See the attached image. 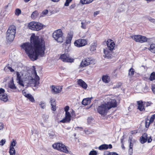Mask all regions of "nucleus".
I'll use <instances>...</instances> for the list:
<instances>
[{
    "label": "nucleus",
    "mask_w": 155,
    "mask_h": 155,
    "mask_svg": "<svg viewBox=\"0 0 155 155\" xmlns=\"http://www.w3.org/2000/svg\"><path fill=\"white\" fill-rule=\"evenodd\" d=\"M29 58L32 61L37 60L39 56L43 57L45 50V41L38 36L32 34L30 37V42L23 43L21 45Z\"/></svg>",
    "instance_id": "nucleus-1"
},
{
    "label": "nucleus",
    "mask_w": 155,
    "mask_h": 155,
    "mask_svg": "<svg viewBox=\"0 0 155 155\" xmlns=\"http://www.w3.org/2000/svg\"><path fill=\"white\" fill-rule=\"evenodd\" d=\"M107 45L108 49H104V52L105 54V57L108 59L111 58L112 51L115 47V43L114 41L111 39H108L107 41Z\"/></svg>",
    "instance_id": "nucleus-2"
},
{
    "label": "nucleus",
    "mask_w": 155,
    "mask_h": 155,
    "mask_svg": "<svg viewBox=\"0 0 155 155\" xmlns=\"http://www.w3.org/2000/svg\"><path fill=\"white\" fill-rule=\"evenodd\" d=\"M69 108L68 106H66L64 107L65 117L60 121V122L63 123H69L71 120V116L75 115L74 111L73 109L70 110V111H68Z\"/></svg>",
    "instance_id": "nucleus-3"
},
{
    "label": "nucleus",
    "mask_w": 155,
    "mask_h": 155,
    "mask_svg": "<svg viewBox=\"0 0 155 155\" xmlns=\"http://www.w3.org/2000/svg\"><path fill=\"white\" fill-rule=\"evenodd\" d=\"M16 31V28L14 25H12L9 27L6 32V39L10 41L14 39Z\"/></svg>",
    "instance_id": "nucleus-4"
},
{
    "label": "nucleus",
    "mask_w": 155,
    "mask_h": 155,
    "mask_svg": "<svg viewBox=\"0 0 155 155\" xmlns=\"http://www.w3.org/2000/svg\"><path fill=\"white\" fill-rule=\"evenodd\" d=\"M45 26L41 23L35 21H31L28 24L29 28L33 31H39L42 29Z\"/></svg>",
    "instance_id": "nucleus-5"
},
{
    "label": "nucleus",
    "mask_w": 155,
    "mask_h": 155,
    "mask_svg": "<svg viewBox=\"0 0 155 155\" xmlns=\"http://www.w3.org/2000/svg\"><path fill=\"white\" fill-rule=\"evenodd\" d=\"M63 33L61 29L55 31L53 33V38L58 42L62 43L63 41Z\"/></svg>",
    "instance_id": "nucleus-6"
},
{
    "label": "nucleus",
    "mask_w": 155,
    "mask_h": 155,
    "mask_svg": "<svg viewBox=\"0 0 155 155\" xmlns=\"http://www.w3.org/2000/svg\"><path fill=\"white\" fill-rule=\"evenodd\" d=\"M109 110L106 103L98 106L97 108V112L101 115L104 116L107 115Z\"/></svg>",
    "instance_id": "nucleus-7"
},
{
    "label": "nucleus",
    "mask_w": 155,
    "mask_h": 155,
    "mask_svg": "<svg viewBox=\"0 0 155 155\" xmlns=\"http://www.w3.org/2000/svg\"><path fill=\"white\" fill-rule=\"evenodd\" d=\"M52 147L54 149H55L58 151L68 153L69 152L68 150L66 147L62 143H57L53 144Z\"/></svg>",
    "instance_id": "nucleus-8"
},
{
    "label": "nucleus",
    "mask_w": 155,
    "mask_h": 155,
    "mask_svg": "<svg viewBox=\"0 0 155 155\" xmlns=\"http://www.w3.org/2000/svg\"><path fill=\"white\" fill-rule=\"evenodd\" d=\"M95 64V60L91 58L87 57L83 59L81 62V67L84 68L90 64L94 65Z\"/></svg>",
    "instance_id": "nucleus-9"
},
{
    "label": "nucleus",
    "mask_w": 155,
    "mask_h": 155,
    "mask_svg": "<svg viewBox=\"0 0 155 155\" xmlns=\"http://www.w3.org/2000/svg\"><path fill=\"white\" fill-rule=\"evenodd\" d=\"M131 38L136 42L140 43L146 42L147 38L145 36L140 35H134L130 36Z\"/></svg>",
    "instance_id": "nucleus-10"
},
{
    "label": "nucleus",
    "mask_w": 155,
    "mask_h": 155,
    "mask_svg": "<svg viewBox=\"0 0 155 155\" xmlns=\"http://www.w3.org/2000/svg\"><path fill=\"white\" fill-rule=\"evenodd\" d=\"M87 40L84 39H79L75 40L74 44L78 48H81L84 46L87 45Z\"/></svg>",
    "instance_id": "nucleus-11"
},
{
    "label": "nucleus",
    "mask_w": 155,
    "mask_h": 155,
    "mask_svg": "<svg viewBox=\"0 0 155 155\" xmlns=\"http://www.w3.org/2000/svg\"><path fill=\"white\" fill-rule=\"evenodd\" d=\"M147 116L145 120V127L147 128H149L151 124H152L155 119V114L152 115L151 117L149 118Z\"/></svg>",
    "instance_id": "nucleus-12"
},
{
    "label": "nucleus",
    "mask_w": 155,
    "mask_h": 155,
    "mask_svg": "<svg viewBox=\"0 0 155 155\" xmlns=\"http://www.w3.org/2000/svg\"><path fill=\"white\" fill-rule=\"evenodd\" d=\"M62 86L54 85L51 86V92L53 94H58L60 93L62 90Z\"/></svg>",
    "instance_id": "nucleus-13"
},
{
    "label": "nucleus",
    "mask_w": 155,
    "mask_h": 155,
    "mask_svg": "<svg viewBox=\"0 0 155 155\" xmlns=\"http://www.w3.org/2000/svg\"><path fill=\"white\" fill-rule=\"evenodd\" d=\"M60 58L63 62L72 63L74 62V59L69 57V54H63L60 56Z\"/></svg>",
    "instance_id": "nucleus-14"
},
{
    "label": "nucleus",
    "mask_w": 155,
    "mask_h": 155,
    "mask_svg": "<svg viewBox=\"0 0 155 155\" xmlns=\"http://www.w3.org/2000/svg\"><path fill=\"white\" fill-rule=\"evenodd\" d=\"M33 71L35 77L34 78H32L31 80L33 82L34 81V87H38L39 84L40 78L37 74L35 68L33 69Z\"/></svg>",
    "instance_id": "nucleus-15"
},
{
    "label": "nucleus",
    "mask_w": 155,
    "mask_h": 155,
    "mask_svg": "<svg viewBox=\"0 0 155 155\" xmlns=\"http://www.w3.org/2000/svg\"><path fill=\"white\" fill-rule=\"evenodd\" d=\"M146 103L145 102H144L141 100L138 101L137 102V104L138 105L137 109L140 111H142L145 110L144 105Z\"/></svg>",
    "instance_id": "nucleus-16"
},
{
    "label": "nucleus",
    "mask_w": 155,
    "mask_h": 155,
    "mask_svg": "<svg viewBox=\"0 0 155 155\" xmlns=\"http://www.w3.org/2000/svg\"><path fill=\"white\" fill-rule=\"evenodd\" d=\"M107 104L109 109H110L112 107H117V103L115 99H111L110 101L106 103Z\"/></svg>",
    "instance_id": "nucleus-17"
},
{
    "label": "nucleus",
    "mask_w": 155,
    "mask_h": 155,
    "mask_svg": "<svg viewBox=\"0 0 155 155\" xmlns=\"http://www.w3.org/2000/svg\"><path fill=\"white\" fill-rule=\"evenodd\" d=\"M77 84L84 89L85 90L87 88V84L81 79H79L78 80Z\"/></svg>",
    "instance_id": "nucleus-18"
},
{
    "label": "nucleus",
    "mask_w": 155,
    "mask_h": 155,
    "mask_svg": "<svg viewBox=\"0 0 155 155\" xmlns=\"http://www.w3.org/2000/svg\"><path fill=\"white\" fill-rule=\"evenodd\" d=\"M73 36V32L70 31L66 37L65 43L66 44H70L71 41L72 40Z\"/></svg>",
    "instance_id": "nucleus-19"
},
{
    "label": "nucleus",
    "mask_w": 155,
    "mask_h": 155,
    "mask_svg": "<svg viewBox=\"0 0 155 155\" xmlns=\"http://www.w3.org/2000/svg\"><path fill=\"white\" fill-rule=\"evenodd\" d=\"M112 148V146L111 144L107 145V144H103L98 147V149L100 150H107L108 149H111Z\"/></svg>",
    "instance_id": "nucleus-20"
},
{
    "label": "nucleus",
    "mask_w": 155,
    "mask_h": 155,
    "mask_svg": "<svg viewBox=\"0 0 155 155\" xmlns=\"http://www.w3.org/2000/svg\"><path fill=\"white\" fill-rule=\"evenodd\" d=\"M147 134V133H144L143 134L142 136L140 137V141L142 144H143L146 143L148 139Z\"/></svg>",
    "instance_id": "nucleus-21"
},
{
    "label": "nucleus",
    "mask_w": 155,
    "mask_h": 155,
    "mask_svg": "<svg viewBox=\"0 0 155 155\" xmlns=\"http://www.w3.org/2000/svg\"><path fill=\"white\" fill-rule=\"evenodd\" d=\"M91 99L92 97L85 98L83 100L82 104L84 106L90 104Z\"/></svg>",
    "instance_id": "nucleus-22"
},
{
    "label": "nucleus",
    "mask_w": 155,
    "mask_h": 155,
    "mask_svg": "<svg viewBox=\"0 0 155 155\" xmlns=\"http://www.w3.org/2000/svg\"><path fill=\"white\" fill-rule=\"evenodd\" d=\"M102 80L103 82L108 83L110 81V78L108 75H103L102 77Z\"/></svg>",
    "instance_id": "nucleus-23"
},
{
    "label": "nucleus",
    "mask_w": 155,
    "mask_h": 155,
    "mask_svg": "<svg viewBox=\"0 0 155 155\" xmlns=\"http://www.w3.org/2000/svg\"><path fill=\"white\" fill-rule=\"evenodd\" d=\"M0 99L2 101L6 102L8 100V96L6 94L0 95Z\"/></svg>",
    "instance_id": "nucleus-24"
},
{
    "label": "nucleus",
    "mask_w": 155,
    "mask_h": 155,
    "mask_svg": "<svg viewBox=\"0 0 155 155\" xmlns=\"http://www.w3.org/2000/svg\"><path fill=\"white\" fill-rule=\"evenodd\" d=\"M134 72V69L133 68H131L129 70L128 76L130 78H132L133 77Z\"/></svg>",
    "instance_id": "nucleus-25"
},
{
    "label": "nucleus",
    "mask_w": 155,
    "mask_h": 155,
    "mask_svg": "<svg viewBox=\"0 0 155 155\" xmlns=\"http://www.w3.org/2000/svg\"><path fill=\"white\" fill-rule=\"evenodd\" d=\"M94 0H80V3L82 5L88 4L91 3Z\"/></svg>",
    "instance_id": "nucleus-26"
},
{
    "label": "nucleus",
    "mask_w": 155,
    "mask_h": 155,
    "mask_svg": "<svg viewBox=\"0 0 155 155\" xmlns=\"http://www.w3.org/2000/svg\"><path fill=\"white\" fill-rule=\"evenodd\" d=\"M39 14L37 11L35 10L33 12L31 15V18L32 19H35L36 18L38 15Z\"/></svg>",
    "instance_id": "nucleus-27"
},
{
    "label": "nucleus",
    "mask_w": 155,
    "mask_h": 155,
    "mask_svg": "<svg viewBox=\"0 0 155 155\" xmlns=\"http://www.w3.org/2000/svg\"><path fill=\"white\" fill-rule=\"evenodd\" d=\"M148 49L152 52L155 53V44H151L150 47L148 48Z\"/></svg>",
    "instance_id": "nucleus-28"
},
{
    "label": "nucleus",
    "mask_w": 155,
    "mask_h": 155,
    "mask_svg": "<svg viewBox=\"0 0 155 155\" xmlns=\"http://www.w3.org/2000/svg\"><path fill=\"white\" fill-rule=\"evenodd\" d=\"M104 155H118V154L115 152H110L108 151H106L104 152Z\"/></svg>",
    "instance_id": "nucleus-29"
},
{
    "label": "nucleus",
    "mask_w": 155,
    "mask_h": 155,
    "mask_svg": "<svg viewBox=\"0 0 155 155\" xmlns=\"http://www.w3.org/2000/svg\"><path fill=\"white\" fill-rule=\"evenodd\" d=\"M9 153L10 155H15V151L14 147H10Z\"/></svg>",
    "instance_id": "nucleus-30"
},
{
    "label": "nucleus",
    "mask_w": 155,
    "mask_h": 155,
    "mask_svg": "<svg viewBox=\"0 0 155 155\" xmlns=\"http://www.w3.org/2000/svg\"><path fill=\"white\" fill-rule=\"evenodd\" d=\"M91 23V21H90L86 22L85 23L81 22V27L84 29H85L86 28V25L88 24H90Z\"/></svg>",
    "instance_id": "nucleus-31"
},
{
    "label": "nucleus",
    "mask_w": 155,
    "mask_h": 155,
    "mask_svg": "<svg viewBox=\"0 0 155 155\" xmlns=\"http://www.w3.org/2000/svg\"><path fill=\"white\" fill-rule=\"evenodd\" d=\"M9 87L10 88L13 90L16 89V87L15 86L13 81L12 82H11L10 84L9 85Z\"/></svg>",
    "instance_id": "nucleus-32"
},
{
    "label": "nucleus",
    "mask_w": 155,
    "mask_h": 155,
    "mask_svg": "<svg viewBox=\"0 0 155 155\" xmlns=\"http://www.w3.org/2000/svg\"><path fill=\"white\" fill-rule=\"evenodd\" d=\"M149 79L150 81H153L155 80V72H153L150 75Z\"/></svg>",
    "instance_id": "nucleus-33"
},
{
    "label": "nucleus",
    "mask_w": 155,
    "mask_h": 155,
    "mask_svg": "<svg viewBox=\"0 0 155 155\" xmlns=\"http://www.w3.org/2000/svg\"><path fill=\"white\" fill-rule=\"evenodd\" d=\"M27 98H28L29 100V101L32 102H34L35 101L34 98L31 94H30L29 95H28H28Z\"/></svg>",
    "instance_id": "nucleus-34"
},
{
    "label": "nucleus",
    "mask_w": 155,
    "mask_h": 155,
    "mask_svg": "<svg viewBox=\"0 0 155 155\" xmlns=\"http://www.w3.org/2000/svg\"><path fill=\"white\" fill-rule=\"evenodd\" d=\"M54 103L51 104V106L52 110L55 111L56 110V103L54 102Z\"/></svg>",
    "instance_id": "nucleus-35"
},
{
    "label": "nucleus",
    "mask_w": 155,
    "mask_h": 155,
    "mask_svg": "<svg viewBox=\"0 0 155 155\" xmlns=\"http://www.w3.org/2000/svg\"><path fill=\"white\" fill-rule=\"evenodd\" d=\"M96 46L94 45H91L90 46V50L91 51H94L96 50Z\"/></svg>",
    "instance_id": "nucleus-36"
},
{
    "label": "nucleus",
    "mask_w": 155,
    "mask_h": 155,
    "mask_svg": "<svg viewBox=\"0 0 155 155\" xmlns=\"http://www.w3.org/2000/svg\"><path fill=\"white\" fill-rule=\"evenodd\" d=\"M21 11L20 9L17 8L15 10V14L16 15H19L21 13Z\"/></svg>",
    "instance_id": "nucleus-37"
},
{
    "label": "nucleus",
    "mask_w": 155,
    "mask_h": 155,
    "mask_svg": "<svg viewBox=\"0 0 155 155\" xmlns=\"http://www.w3.org/2000/svg\"><path fill=\"white\" fill-rule=\"evenodd\" d=\"M97 153L96 150H93L91 151L89 153V155H97Z\"/></svg>",
    "instance_id": "nucleus-38"
},
{
    "label": "nucleus",
    "mask_w": 155,
    "mask_h": 155,
    "mask_svg": "<svg viewBox=\"0 0 155 155\" xmlns=\"http://www.w3.org/2000/svg\"><path fill=\"white\" fill-rule=\"evenodd\" d=\"M16 79L17 80L21 79V76L20 75V74L18 71H16Z\"/></svg>",
    "instance_id": "nucleus-39"
},
{
    "label": "nucleus",
    "mask_w": 155,
    "mask_h": 155,
    "mask_svg": "<svg viewBox=\"0 0 155 155\" xmlns=\"http://www.w3.org/2000/svg\"><path fill=\"white\" fill-rule=\"evenodd\" d=\"M16 143V141L15 140H13V141L12 142L10 147H14L15 146Z\"/></svg>",
    "instance_id": "nucleus-40"
},
{
    "label": "nucleus",
    "mask_w": 155,
    "mask_h": 155,
    "mask_svg": "<svg viewBox=\"0 0 155 155\" xmlns=\"http://www.w3.org/2000/svg\"><path fill=\"white\" fill-rule=\"evenodd\" d=\"M72 1V0H66V2L64 4V5L67 6H69V3Z\"/></svg>",
    "instance_id": "nucleus-41"
},
{
    "label": "nucleus",
    "mask_w": 155,
    "mask_h": 155,
    "mask_svg": "<svg viewBox=\"0 0 155 155\" xmlns=\"http://www.w3.org/2000/svg\"><path fill=\"white\" fill-rule=\"evenodd\" d=\"M18 80V81L19 84L21 86L24 87V84H23V81L22 79H19Z\"/></svg>",
    "instance_id": "nucleus-42"
},
{
    "label": "nucleus",
    "mask_w": 155,
    "mask_h": 155,
    "mask_svg": "<svg viewBox=\"0 0 155 155\" xmlns=\"http://www.w3.org/2000/svg\"><path fill=\"white\" fill-rule=\"evenodd\" d=\"M23 94L26 97H27L30 94H27L26 92L24 90H23L22 91Z\"/></svg>",
    "instance_id": "nucleus-43"
},
{
    "label": "nucleus",
    "mask_w": 155,
    "mask_h": 155,
    "mask_svg": "<svg viewBox=\"0 0 155 155\" xmlns=\"http://www.w3.org/2000/svg\"><path fill=\"white\" fill-rule=\"evenodd\" d=\"M5 140L2 139L0 141V145L1 146H3L5 143Z\"/></svg>",
    "instance_id": "nucleus-44"
},
{
    "label": "nucleus",
    "mask_w": 155,
    "mask_h": 155,
    "mask_svg": "<svg viewBox=\"0 0 155 155\" xmlns=\"http://www.w3.org/2000/svg\"><path fill=\"white\" fill-rule=\"evenodd\" d=\"M133 148H129L128 151V153L130 155H132L133 154Z\"/></svg>",
    "instance_id": "nucleus-45"
},
{
    "label": "nucleus",
    "mask_w": 155,
    "mask_h": 155,
    "mask_svg": "<svg viewBox=\"0 0 155 155\" xmlns=\"http://www.w3.org/2000/svg\"><path fill=\"white\" fill-rule=\"evenodd\" d=\"M5 92V90L2 88H0V95H2V94H4Z\"/></svg>",
    "instance_id": "nucleus-46"
},
{
    "label": "nucleus",
    "mask_w": 155,
    "mask_h": 155,
    "mask_svg": "<svg viewBox=\"0 0 155 155\" xmlns=\"http://www.w3.org/2000/svg\"><path fill=\"white\" fill-rule=\"evenodd\" d=\"M48 13V11L47 9L45 10L42 12V14L43 15H46Z\"/></svg>",
    "instance_id": "nucleus-47"
},
{
    "label": "nucleus",
    "mask_w": 155,
    "mask_h": 155,
    "mask_svg": "<svg viewBox=\"0 0 155 155\" xmlns=\"http://www.w3.org/2000/svg\"><path fill=\"white\" fill-rule=\"evenodd\" d=\"M152 103L150 102H147L146 103V107H147L149 106H150Z\"/></svg>",
    "instance_id": "nucleus-48"
},
{
    "label": "nucleus",
    "mask_w": 155,
    "mask_h": 155,
    "mask_svg": "<svg viewBox=\"0 0 155 155\" xmlns=\"http://www.w3.org/2000/svg\"><path fill=\"white\" fill-rule=\"evenodd\" d=\"M151 89L153 93L155 94V85L152 86Z\"/></svg>",
    "instance_id": "nucleus-49"
},
{
    "label": "nucleus",
    "mask_w": 155,
    "mask_h": 155,
    "mask_svg": "<svg viewBox=\"0 0 155 155\" xmlns=\"http://www.w3.org/2000/svg\"><path fill=\"white\" fill-rule=\"evenodd\" d=\"M4 127L3 124L2 123H0V130H2Z\"/></svg>",
    "instance_id": "nucleus-50"
},
{
    "label": "nucleus",
    "mask_w": 155,
    "mask_h": 155,
    "mask_svg": "<svg viewBox=\"0 0 155 155\" xmlns=\"http://www.w3.org/2000/svg\"><path fill=\"white\" fill-rule=\"evenodd\" d=\"M41 107L43 109H44L45 107V105L44 103H41L40 104Z\"/></svg>",
    "instance_id": "nucleus-51"
},
{
    "label": "nucleus",
    "mask_w": 155,
    "mask_h": 155,
    "mask_svg": "<svg viewBox=\"0 0 155 155\" xmlns=\"http://www.w3.org/2000/svg\"><path fill=\"white\" fill-rule=\"evenodd\" d=\"M7 68L10 71L12 72H13L14 71V70L13 69H12L11 67L10 66L8 67Z\"/></svg>",
    "instance_id": "nucleus-52"
},
{
    "label": "nucleus",
    "mask_w": 155,
    "mask_h": 155,
    "mask_svg": "<svg viewBox=\"0 0 155 155\" xmlns=\"http://www.w3.org/2000/svg\"><path fill=\"white\" fill-rule=\"evenodd\" d=\"M100 13L99 11H97L94 12V16L95 17L97 15H98Z\"/></svg>",
    "instance_id": "nucleus-53"
},
{
    "label": "nucleus",
    "mask_w": 155,
    "mask_h": 155,
    "mask_svg": "<svg viewBox=\"0 0 155 155\" xmlns=\"http://www.w3.org/2000/svg\"><path fill=\"white\" fill-rule=\"evenodd\" d=\"M76 6L75 4H73L71 5L70 6V8L71 9L74 8Z\"/></svg>",
    "instance_id": "nucleus-54"
},
{
    "label": "nucleus",
    "mask_w": 155,
    "mask_h": 155,
    "mask_svg": "<svg viewBox=\"0 0 155 155\" xmlns=\"http://www.w3.org/2000/svg\"><path fill=\"white\" fill-rule=\"evenodd\" d=\"M54 102H55V100L53 98H51L50 101V102L51 103V104H52L54 103Z\"/></svg>",
    "instance_id": "nucleus-55"
},
{
    "label": "nucleus",
    "mask_w": 155,
    "mask_h": 155,
    "mask_svg": "<svg viewBox=\"0 0 155 155\" xmlns=\"http://www.w3.org/2000/svg\"><path fill=\"white\" fill-rule=\"evenodd\" d=\"M152 140V139L151 138V137H150L148 138L147 139V142L148 143H150L151 142Z\"/></svg>",
    "instance_id": "nucleus-56"
},
{
    "label": "nucleus",
    "mask_w": 155,
    "mask_h": 155,
    "mask_svg": "<svg viewBox=\"0 0 155 155\" xmlns=\"http://www.w3.org/2000/svg\"><path fill=\"white\" fill-rule=\"evenodd\" d=\"M133 144L132 143H130L129 148H133Z\"/></svg>",
    "instance_id": "nucleus-57"
},
{
    "label": "nucleus",
    "mask_w": 155,
    "mask_h": 155,
    "mask_svg": "<svg viewBox=\"0 0 155 155\" xmlns=\"http://www.w3.org/2000/svg\"><path fill=\"white\" fill-rule=\"evenodd\" d=\"M149 20L150 21L153 22L155 21V19H149Z\"/></svg>",
    "instance_id": "nucleus-58"
},
{
    "label": "nucleus",
    "mask_w": 155,
    "mask_h": 155,
    "mask_svg": "<svg viewBox=\"0 0 155 155\" xmlns=\"http://www.w3.org/2000/svg\"><path fill=\"white\" fill-rule=\"evenodd\" d=\"M129 143H132V140L131 138H129Z\"/></svg>",
    "instance_id": "nucleus-59"
},
{
    "label": "nucleus",
    "mask_w": 155,
    "mask_h": 155,
    "mask_svg": "<svg viewBox=\"0 0 155 155\" xmlns=\"http://www.w3.org/2000/svg\"><path fill=\"white\" fill-rule=\"evenodd\" d=\"M60 0H52L51 1L54 2H57L59 1Z\"/></svg>",
    "instance_id": "nucleus-60"
},
{
    "label": "nucleus",
    "mask_w": 155,
    "mask_h": 155,
    "mask_svg": "<svg viewBox=\"0 0 155 155\" xmlns=\"http://www.w3.org/2000/svg\"><path fill=\"white\" fill-rule=\"evenodd\" d=\"M30 0H24V1L25 2H27L29 1H30Z\"/></svg>",
    "instance_id": "nucleus-61"
},
{
    "label": "nucleus",
    "mask_w": 155,
    "mask_h": 155,
    "mask_svg": "<svg viewBox=\"0 0 155 155\" xmlns=\"http://www.w3.org/2000/svg\"><path fill=\"white\" fill-rule=\"evenodd\" d=\"M76 128H79L81 130H82L83 129L82 127H77Z\"/></svg>",
    "instance_id": "nucleus-62"
},
{
    "label": "nucleus",
    "mask_w": 155,
    "mask_h": 155,
    "mask_svg": "<svg viewBox=\"0 0 155 155\" xmlns=\"http://www.w3.org/2000/svg\"><path fill=\"white\" fill-rule=\"evenodd\" d=\"M121 146L123 148H124V149L125 148L123 143H122Z\"/></svg>",
    "instance_id": "nucleus-63"
},
{
    "label": "nucleus",
    "mask_w": 155,
    "mask_h": 155,
    "mask_svg": "<svg viewBox=\"0 0 155 155\" xmlns=\"http://www.w3.org/2000/svg\"><path fill=\"white\" fill-rule=\"evenodd\" d=\"M123 140H124V139H121V143H123Z\"/></svg>",
    "instance_id": "nucleus-64"
}]
</instances>
